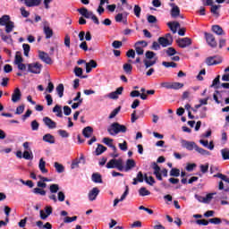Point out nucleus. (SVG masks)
<instances>
[{"label":"nucleus","instance_id":"1","mask_svg":"<svg viewBox=\"0 0 229 229\" xmlns=\"http://www.w3.org/2000/svg\"><path fill=\"white\" fill-rule=\"evenodd\" d=\"M146 59L143 61V64L146 69L151 67L152 65H156L158 60L157 54L155 52L147 51L145 53Z\"/></svg>","mask_w":229,"mask_h":229},{"label":"nucleus","instance_id":"2","mask_svg":"<svg viewBox=\"0 0 229 229\" xmlns=\"http://www.w3.org/2000/svg\"><path fill=\"white\" fill-rule=\"evenodd\" d=\"M107 131L111 136H115L118 135L120 132H126L127 127H125L124 125H121L118 123H114L107 128Z\"/></svg>","mask_w":229,"mask_h":229},{"label":"nucleus","instance_id":"3","mask_svg":"<svg viewBox=\"0 0 229 229\" xmlns=\"http://www.w3.org/2000/svg\"><path fill=\"white\" fill-rule=\"evenodd\" d=\"M106 167L107 169H117L120 172H123L124 169V165H123V160L119 158V159H110Z\"/></svg>","mask_w":229,"mask_h":229},{"label":"nucleus","instance_id":"4","mask_svg":"<svg viewBox=\"0 0 229 229\" xmlns=\"http://www.w3.org/2000/svg\"><path fill=\"white\" fill-rule=\"evenodd\" d=\"M78 12L82 17L90 19L93 21V23L98 24V25L100 24V21L97 18V16L92 12L88 11L85 7L78 9Z\"/></svg>","mask_w":229,"mask_h":229},{"label":"nucleus","instance_id":"5","mask_svg":"<svg viewBox=\"0 0 229 229\" xmlns=\"http://www.w3.org/2000/svg\"><path fill=\"white\" fill-rule=\"evenodd\" d=\"M14 65H17L19 71L25 72L27 71V65L23 64V58L21 52H16L14 58Z\"/></svg>","mask_w":229,"mask_h":229},{"label":"nucleus","instance_id":"6","mask_svg":"<svg viewBox=\"0 0 229 229\" xmlns=\"http://www.w3.org/2000/svg\"><path fill=\"white\" fill-rule=\"evenodd\" d=\"M177 45L180 48L184 49L192 45V40L191 38L185 37V38H180L176 40Z\"/></svg>","mask_w":229,"mask_h":229},{"label":"nucleus","instance_id":"7","mask_svg":"<svg viewBox=\"0 0 229 229\" xmlns=\"http://www.w3.org/2000/svg\"><path fill=\"white\" fill-rule=\"evenodd\" d=\"M42 65L39 63H32L28 64V72L32 74H40Z\"/></svg>","mask_w":229,"mask_h":229},{"label":"nucleus","instance_id":"8","mask_svg":"<svg viewBox=\"0 0 229 229\" xmlns=\"http://www.w3.org/2000/svg\"><path fill=\"white\" fill-rule=\"evenodd\" d=\"M205 38H206V42L211 48L217 47V42L216 41V38L213 34L205 32Z\"/></svg>","mask_w":229,"mask_h":229},{"label":"nucleus","instance_id":"9","mask_svg":"<svg viewBox=\"0 0 229 229\" xmlns=\"http://www.w3.org/2000/svg\"><path fill=\"white\" fill-rule=\"evenodd\" d=\"M129 13H119L115 15L114 20L118 23H123L124 25L128 24Z\"/></svg>","mask_w":229,"mask_h":229},{"label":"nucleus","instance_id":"10","mask_svg":"<svg viewBox=\"0 0 229 229\" xmlns=\"http://www.w3.org/2000/svg\"><path fill=\"white\" fill-rule=\"evenodd\" d=\"M100 190L97 187L92 188L90 191H89L88 198L89 201L96 200L97 197L99 195Z\"/></svg>","mask_w":229,"mask_h":229},{"label":"nucleus","instance_id":"11","mask_svg":"<svg viewBox=\"0 0 229 229\" xmlns=\"http://www.w3.org/2000/svg\"><path fill=\"white\" fill-rule=\"evenodd\" d=\"M158 42L162 47H167L173 45L174 38H166L165 37H160Z\"/></svg>","mask_w":229,"mask_h":229},{"label":"nucleus","instance_id":"12","mask_svg":"<svg viewBox=\"0 0 229 229\" xmlns=\"http://www.w3.org/2000/svg\"><path fill=\"white\" fill-rule=\"evenodd\" d=\"M181 144L182 148H186L188 150L191 151L193 149H196V148L198 147L196 145V143L192 142V141H187L185 140H181Z\"/></svg>","mask_w":229,"mask_h":229},{"label":"nucleus","instance_id":"13","mask_svg":"<svg viewBox=\"0 0 229 229\" xmlns=\"http://www.w3.org/2000/svg\"><path fill=\"white\" fill-rule=\"evenodd\" d=\"M123 87H119L116 89L114 92H111L110 94L107 95V98L109 99H119V96L123 94Z\"/></svg>","mask_w":229,"mask_h":229},{"label":"nucleus","instance_id":"14","mask_svg":"<svg viewBox=\"0 0 229 229\" xmlns=\"http://www.w3.org/2000/svg\"><path fill=\"white\" fill-rule=\"evenodd\" d=\"M136 165L137 163L134 161V159H127L125 163V166L123 165V171L128 173L131 171Z\"/></svg>","mask_w":229,"mask_h":229},{"label":"nucleus","instance_id":"15","mask_svg":"<svg viewBox=\"0 0 229 229\" xmlns=\"http://www.w3.org/2000/svg\"><path fill=\"white\" fill-rule=\"evenodd\" d=\"M222 63V60L220 58H217V56H210L206 59V64L207 65H217Z\"/></svg>","mask_w":229,"mask_h":229},{"label":"nucleus","instance_id":"16","mask_svg":"<svg viewBox=\"0 0 229 229\" xmlns=\"http://www.w3.org/2000/svg\"><path fill=\"white\" fill-rule=\"evenodd\" d=\"M21 99V92L19 88H16L13 93V96L11 98V101L13 103H18Z\"/></svg>","mask_w":229,"mask_h":229},{"label":"nucleus","instance_id":"17","mask_svg":"<svg viewBox=\"0 0 229 229\" xmlns=\"http://www.w3.org/2000/svg\"><path fill=\"white\" fill-rule=\"evenodd\" d=\"M43 123L48 129L53 130L56 128V123L49 117L43 118Z\"/></svg>","mask_w":229,"mask_h":229},{"label":"nucleus","instance_id":"18","mask_svg":"<svg viewBox=\"0 0 229 229\" xmlns=\"http://www.w3.org/2000/svg\"><path fill=\"white\" fill-rule=\"evenodd\" d=\"M39 58L42 60V62H44L46 64H52V60L49 57V55L46 52H42L39 51Z\"/></svg>","mask_w":229,"mask_h":229},{"label":"nucleus","instance_id":"19","mask_svg":"<svg viewBox=\"0 0 229 229\" xmlns=\"http://www.w3.org/2000/svg\"><path fill=\"white\" fill-rule=\"evenodd\" d=\"M128 195H129V187L126 186V190L122 195V197H120V199H115L114 200V208L117 207L120 202H123L128 197Z\"/></svg>","mask_w":229,"mask_h":229},{"label":"nucleus","instance_id":"20","mask_svg":"<svg viewBox=\"0 0 229 229\" xmlns=\"http://www.w3.org/2000/svg\"><path fill=\"white\" fill-rule=\"evenodd\" d=\"M152 168H153V170H154V175L156 176V178H157L159 182H161V181H162V175H161L160 167L157 165V163H153Z\"/></svg>","mask_w":229,"mask_h":229},{"label":"nucleus","instance_id":"21","mask_svg":"<svg viewBox=\"0 0 229 229\" xmlns=\"http://www.w3.org/2000/svg\"><path fill=\"white\" fill-rule=\"evenodd\" d=\"M171 9V16L173 18H176L179 17L180 15V9L178 7V5H176L175 4H169Z\"/></svg>","mask_w":229,"mask_h":229},{"label":"nucleus","instance_id":"22","mask_svg":"<svg viewBox=\"0 0 229 229\" xmlns=\"http://www.w3.org/2000/svg\"><path fill=\"white\" fill-rule=\"evenodd\" d=\"M0 38H1V40L5 42L7 45L13 44L12 36L5 35L3 30L0 31Z\"/></svg>","mask_w":229,"mask_h":229},{"label":"nucleus","instance_id":"23","mask_svg":"<svg viewBox=\"0 0 229 229\" xmlns=\"http://www.w3.org/2000/svg\"><path fill=\"white\" fill-rule=\"evenodd\" d=\"M98 64L96 61L90 60L89 62L86 63V72L90 73L92 72V69L97 68Z\"/></svg>","mask_w":229,"mask_h":229},{"label":"nucleus","instance_id":"24","mask_svg":"<svg viewBox=\"0 0 229 229\" xmlns=\"http://www.w3.org/2000/svg\"><path fill=\"white\" fill-rule=\"evenodd\" d=\"M43 31L45 33L46 39H50L53 37V30L50 29L48 24L44 25Z\"/></svg>","mask_w":229,"mask_h":229},{"label":"nucleus","instance_id":"25","mask_svg":"<svg viewBox=\"0 0 229 229\" xmlns=\"http://www.w3.org/2000/svg\"><path fill=\"white\" fill-rule=\"evenodd\" d=\"M93 134V128L92 127H84L82 130V135L84 136V138L89 139L91 138Z\"/></svg>","mask_w":229,"mask_h":229},{"label":"nucleus","instance_id":"26","mask_svg":"<svg viewBox=\"0 0 229 229\" xmlns=\"http://www.w3.org/2000/svg\"><path fill=\"white\" fill-rule=\"evenodd\" d=\"M43 140L45 141V142H47V143H49V144H55V136H53L52 134H45L44 136H43Z\"/></svg>","mask_w":229,"mask_h":229},{"label":"nucleus","instance_id":"27","mask_svg":"<svg viewBox=\"0 0 229 229\" xmlns=\"http://www.w3.org/2000/svg\"><path fill=\"white\" fill-rule=\"evenodd\" d=\"M168 27L170 28L171 31L175 34L177 33V29L180 28V24L178 21L168 22Z\"/></svg>","mask_w":229,"mask_h":229},{"label":"nucleus","instance_id":"28","mask_svg":"<svg viewBox=\"0 0 229 229\" xmlns=\"http://www.w3.org/2000/svg\"><path fill=\"white\" fill-rule=\"evenodd\" d=\"M54 167L55 169V172L58 174H62L65 172V167L64 165L58 163V162H55L54 163Z\"/></svg>","mask_w":229,"mask_h":229},{"label":"nucleus","instance_id":"29","mask_svg":"<svg viewBox=\"0 0 229 229\" xmlns=\"http://www.w3.org/2000/svg\"><path fill=\"white\" fill-rule=\"evenodd\" d=\"M53 113L55 114V116H58L60 118L64 117V114L62 112V106L59 105H55L53 108Z\"/></svg>","mask_w":229,"mask_h":229},{"label":"nucleus","instance_id":"30","mask_svg":"<svg viewBox=\"0 0 229 229\" xmlns=\"http://www.w3.org/2000/svg\"><path fill=\"white\" fill-rule=\"evenodd\" d=\"M41 3V0H27L26 1V6L27 7H35V6H38Z\"/></svg>","mask_w":229,"mask_h":229},{"label":"nucleus","instance_id":"31","mask_svg":"<svg viewBox=\"0 0 229 229\" xmlns=\"http://www.w3.org/2000/svg\"><path fill=\"white\" fill-rule=\"evenodd\" d=\"M46 165H47V162L44 161L43 158H41V159L39 160L38 167H39L40 172H41L42 174H47V173H48V170L46 168Z\"/></svg>","mask_w":229,"mask_h":229},{"label":"nucleus","instance_id":"32","mask_svg":"<svg viewBox=\"0 0 229 229\" xmlns=\"http://www.w3.org/2000/svg\"><path fill=\"white\" fill-rule=\"evenodd\" d=\"M211 31L218 36L225 34L223 29L219 25H214L213 27H211Z\"/></svg>","mask_w":229,"mask_h":229},{"label":"nucleus","instance_id":"33","mask_svg":"<svg viewBox=\"0 0 229 229\" xmlns=\"http://www.w3.org/2000/svg\"><path fill=\"white\" fill-rule=\"evenodd\" d=\"M91 181L95 183H102L103 181H102V175L99 174H93L91 175Z\"/></svg>","mask_w":229,"mask_h":229},{"label":"nucleus","instance_id":"34","mask_svg":"<svg viewBox=\"0 0 229 229\" xmlns=\"http://www.w3.org/2000/svg\"><path fill=\"white\" fill-rule=\"evenodd\" d=\"M11 17L9 15H4L0 18V25L1 26H4L9 24L10 22H12V21L10 20Z\"/></svg>","mask_w":229,"mask_h":229},{"label":"nucleus","instance_id":"35","mask_svg":"<svg viewBox=\"0 0 229 229\" xmlns=\"http://www.w3.org/2000/svg\"><path fill=\"white\" fill-rule=\"evenodd\" d=\"M195 150L203 157H209L211 153L209 151L205 150L204 148H199V146L196 147Z\"/></svg>","mask_w":229,"mask_h":229},{"label":"nucleus","instance_id":"36","mask_svg":"<svg viewBox=\"0 0 229 229\" xmlns=\"http://www.w3.org/2000/svg\"><path fill=\"white\" fill-rule=\"evenodd\" d=\"M144 182L150 186H153L156 183L155 179L152 176H148L147 174H144Z\"/></svg>","mask_w":229,"mask_h":229},{"label":"nucleus","instance_id":"37","mask_svg":"<svg viewBox=\"0 0 229 229\" xmlns=\"http://www.w3.org/2000/svg\"><path fill=\"white\" fill-rule=\"evenodd\" d=\"M216 195H217L216 191L208 193L205 197V204H210Z\"/></svg>","mask_w":229,"mask_h":229},{"label":"nucleus","instance_id":"38","mask_svg":"<svg viewBox=\"0 0 229 229\" xmlns=\"http://www.w3.org/2000/svg\"><path fill=\"white\" fill-rule=\"evenodd\" d=\"M106 150V148L104 145L98 144L95 152L96 156L98 157L101 156Z\"/></svg>","mask_w":229,"mask_h":229},{"label":"nucleus","instance_id":"39","mask_svg":"<svg viewBox=\"0 0 229 229\" xmlns=\"http://www.w3.org/2000/svg\"><path fill=\"white\" fill-rule=\"evenodd\" d=\"M74 74H76L77 77L81 79H87L88 76H82L83 74V70L81 68L76 67L73 70Z\"/></svg>","mask_w":229,"mask_h":229},{"label":"nucleus","instance_id":"40","mask_svg":"<svg viewBox=\"0 0 229 229\" xmlns=\"http://www.w3.org/2000/svg\"><path fill=\"white\" fill-rule=\"evenodd\" d=\"M22 157L26 160H32L33 153L31 152V150H25L22 154Z\"/></svg>","mask_w":229,"mask_h":229},{"label":"nucleus","instance_id":"41","mask_svg":"<svg viewBox=\"0 0 229 229\" xmlns=\"http://www.w3.org/2000/svg\"><path fill=\"white\" fill-rule=\"evenodd\" d=\"M55 91H57L60 98H64V84H59V86H57V88H55Z\"/></svg>","mask_w":229,"mask_h":229},{"label":"nucleus","instance_id":"42","mask_svg":"<svg viewBox=\"0 0 229 229\" xmlns=\"http://www.w3.org/2000/svg\"><path fill=\"white\" fill-rule=\"evenodd\" d=\"M32 192H33L34 194H36V195H40V196H46V195H47V191H44V190L41 189V188H38V187L34 188L33 191H32Z\"/></svg>","mask_w":229,"mask_h":229},{"label":"nucleus","instance_id":"43","mask_svg":"<svg viewBox=\"0 0 229 229\" xmlns=\"http://www.w3.org/2000/svg\"><path fill=\"white\" fill-rule=\"evenodd\" d=\"M4 26H5V32L6 33H12L13 31V29H14V22L13 21L8 22Z\"/></svg>","mask_w":229,"mask_h":229},{"label":"nucleus","instance_id":"44","mask_svg":"<svg viewBox=\"0 0 229 229\" xmlns=\"http://www.w3.org/2000/svg\"><path fill=\"white\" fill-rule=\"evenodd\" d=\"M184 87V84L180 82H172L171 89L173 90H179L182 89Z\"/></svg>","mask_w":229,"mask_h":229},{"label":"nucleus","instance_id":"45","mask_svg":"<svg viewBox=\"0 0 229 229\" xmlns=\"http://www.w3.org/2000/svg\"><path fill=\"white\" fill-rule=\"evenodd\" d=\"M139 192L140 197H147L150 195V191H148L146 187H141Z\"/></svg>","mask_w":229,"mask_h":229},{"label":"nucleus","instance_id":"46","mask_svg":"<svg viewBox=\"0 0 229 229\" xmlns=\"http://www.w3.org/2000/svg\"><path fill=\"white\" fill-rule=\"evenodd\" d=\"M162 65L166 67V68H169V67H172V68H176L177 67V64L174 63V62H166V61H163L162 62Z\"/></svg>","mask_w":229,"mask_h":229},{"label":"nucleus","instance_id":"47","mask_svg":"<svg viewBox=\"0 0 229 229\" xmlns=\"http://www.w3.org/2000/svg\"><path fill=\"white\" fill-rule=\"evenodd\" d=\"M133 13L137 18L140 17L141 8L139 4L134 5Z\"/></svg>","mask_w":229,"mask_h":229},{"label":"nucleus","instance_id":"48","mask_svg":"<svg viewBox=\"0 0 229 229\" xmlns=\"http://www.w3.org/2000/svg\"><path fill=\"white\" fill-rule=\"evenodd\" d=\"M224 160H229V148H224L220 151Z\"/></svg>","mask_w":229,"mask_h":229},{"label":"nucleus","instance_id":"49","mask_svg":"<svg viewBox=\"0 0 229 229\" xmlns=\"http://www.w3.org/2000/svg\"><path fill=\"white\" fill-rule=\"evenodd\" d=\"M218 190L219 191H224L225 192H229V187L228 186L225 187V184H224L223 181H220L218 182Z\"/></svg>","mask_w":229,"mask_h":229},{"label":"nucleus","instance_id":"50","mask_svg":"<svg viewBox=\"0 0 229 229\" xmlns=\"http://www.w3.org/2000/svg\"><path fill=\"white\" fill-rule=\"evenodd\" d=\"M123 71L125 72L126 74H131L132 71V66L130 64H123Z\"/></svg>","mask_w":229,"mask_h":229},{"label":"nucleus","instance_id":"51","mask_svg":"<svg viewBox=\"0 0 229 229\" xmlns=\"http://www.w3.org/2000/svg\"><path fill=\"white\" fill-rule=\"evenodd\" d=\"M49 190L52 194H55L59 191V185L58 184H51Z\"/></svg>","mask_w":229,"mask_h":229},{"label":"nucleus","instance_id":"52","mask_svg":"<svg viewBox=\"0 0 229 229\" xmlns=\"http://www.w3.org/2000/svg\"><path fill=\"white\" fill-rule=\"evenodd\" d=\"M180 175V169L178 168H172L170 171V176L173 177H179Z\"/></svg>","mask_w":229,"mask_h":229},{"label":"nucleus","instance_id":"53","mask_svg":"<svg viewBox=\"0 0 229 229\" xmlns=\"http://www.w3.org/2000/svg\"><path fill=\"white\" fill-rule=\"evenodd\" d=\"M120 111H121V107L115 108L113 112L110 113L108 118H109V119L114 118L116 115H118V114L120 113Z\"/></svg>","mask_w":229,"mask_h":229},{"label":"nucleus","instance_id":"54","mask_svg":"<svg viewBox=\"0 0 229 229\" xmlns=\"http://www.w3.org/2000/svg\"><path fill=\"white\" fill-rule=\"evenodd\" d=\"M118 148H120V150L127 151L128 150L127 141H123V143H118Z\"/></svg>","mask_w":229,"mask_h":229},{"label":"nucleus","instance_id":"55","mask_svg":"<svg viewBox=\"0 0 229 229\" xmlns=\"http://www.w3.org/2000/svg\"><path fill=\"white\" fill-rule=\"evenodd\" d=\"M22 47H23V50H24V55L26 57H29V53L30 51V46L28 45V44H23Z\"/></svg>","mask_w":229,"mask_h":229},{"label":"nucleus","instance_id":"56","mask_svg":"<svg viewBox=\"0 0 229 229\" xmlns=\"http://www.w3.org/2000/svg\"><path fill=\"white\" fill-rule=\"evenodd\" d=\"M24 109H25L24 105L19 106L16 108L15 114H16V115H21L22 113L24 112Z\"/></svg>","mask_w":229,"mask_h":229},{"label":"nucleus","instance_id":"57","mask_svg":"<svg viewBox=\"0 0 229 229\" xmlns=\"http://www.w3.org/2000/svg\"><path fill=\"white\" fill-rule=\"evenodd\" d=\"M102 142H104L107 147H112L113 145V140L108 138V137H106L102 140Z\"/></svg>","mask_w":229,"mask_h":229},{"label":"nucleus","instance_id":"58","mask_svg":"<svg viewBox=\"0 0 229 229\" xmlns=\"http://www.w3.org/2000/svg\"><path fill=\"white\" fill-rule=\"evenodd\" d=\"M166 54L168 55V56L172 57L175 55L177 52L174 47H168V49L166 50Z\"/></svg>","mask_w":229,"mask_h":229},{"label":"nucleus","instance_id":"59","mask_svg":"<svg viewBox=\"0 0 229 229\" xmlns=\"http://www.w3.org/2000/svg\"><path fill=\"white\" fill-rule=\"evenodd\" d=\"M81 163L80 159H73L71 165V168L72 170L76 169L79 167V164Z\"/></svg>","mask_w":229,"mask_h":229},{"label":"nucleus","instance_id":"60","mask_svg":"<svg viewBox=\"0 0 229 229\" xmlns=\"http://www.w3.org/2000/svg\"><path fill=\"white\" fill-rule=\"evenodd\" d=\"M135 50H136V54L138 55H142L144 53L143 47H141L140 46L138 45H134Z\"/></svg>","mask_w":229,"mask_h":229},{"label":"nucleus","instance_id":"61","mask_svg":"<svg viewBox=\"0 0 229 229\" xmlns=\"http://www.w3.org/2000/svg\"><path fill=\"white\" fill-rule=\"evenodd\" d=\"M38 128H39V124L37 122V120L32 121V123H31V129H32V131H37L38 130Z\"/></svg>","mask_w":229,"mask_h":229},{"label":"nucleus","instance_id":"62","mask_svg":"<svg viewBox=\"0 0 229 229\" xmlns=\"http://www.w3.org/2000/svg\"><path fill=\"white\" fill-rule=\"evenodd\" d=\"M120 2H122L123 5H124L126 10L131 11L132 9L131 4H130L127 0H120Z\"/></svg>","mask_w":229,"mask_h":229},{"label":"nucleus","instance_id":"63","mask_svg":"<svg viewBox=\"0 0 229 229\" xmlns=\"http://www.w3.org/2000/svg\"><path fill=\"white\" fill-rule=\"evenodd\" d=\"M196 223H197V225H204V226H207V225H209V222L207 221L206 219H198V220L196 221Z\"/></svg>","mask_w":229,"mask_h":229},{"label":"nucleus","instance_id":"64","mask_svg":"<svg viewBox=\"0 0 229 229\" xmlns=\"http://www.w3.org/2000/svg\"><path fill=\"white\" fill-rule=\"evenodd\" d=\"M58 133L64 139L69 138V133L66 131H64V130H59Z\"/></svg>","mask_w":229,"mask_h":229}]
</instances>
